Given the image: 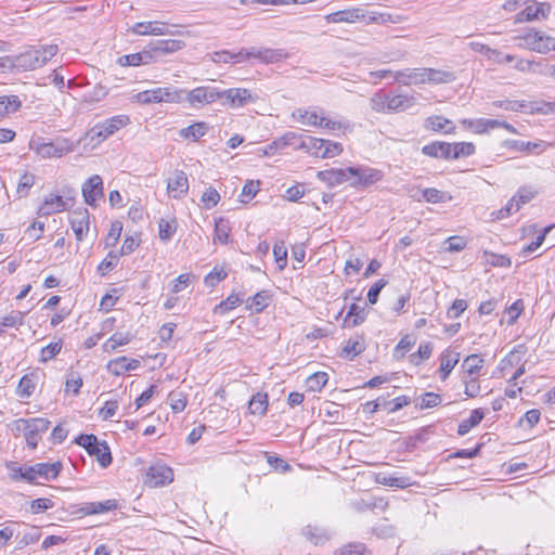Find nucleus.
I'll use <instances>...</instances> for the list:
<instances>
[{"label": "nucleus", "mask_w": 555, "mask_h": 555, "mask_svg": "<svg viewBox=\"0 0 555 555\" xmlns=\"http://www.w3.org/2000/svg\"><path fill=\"white\" fill-rule=\"evenodd\" d=\"M396 81L405 86L425 83V68H405L393 74Z\"/></svg>", "instance_id": "22"}, {"label": "nucleus", "mask_w": 555, "mask_h": 555, "mask_svg": "<svg viewBox=\"0 0 555 555\" xmlns=\"http://www.w3.org/2000/svg\"><path fill=\"white\" fill-rule=\"evenodd\" d=\"M218 100V90L210 87H197L186 93V101L192 106L210 104Z\"/></svg>", "instance_id": "14"}, {"label": "nucleus", "mask_w": 555, "mask_h": 555, "mask_svg": "<svg viewBox=\"0 0 555 555\" xmlns=\"http://www.w3.org/2000/svg\"><path fill=\"white\" fill-rule=\"evenodd\" d=\"M259 54L261 55V62L266 64L278 63L288 56V53L285 50L271 48H262V52Z\"/></svg>", "instance_id": "43"}, {"label": "nucleus", "mask_w": 555, "mask_h": 555, "mask_svg": "<svg viewBox=\"0 0 555 555\" xmlns=\"http://www.w3.org/2000/svg\"><path fill=\"white\" fill-rule=\"evenodd\" d=\"M504 146L517 152H531L542 146V143L525 142L520 140H505Z\"/></svg>", "instance_id": "52"}, {"label": "nucleus", "mask_w": 555, "mask_h": 555, "mask_svg": "<svg viewBox=\"0 0 555 555\" xmlns=\"http://www.w3.org/2000/svg\"><path fill=\"white\" fill-rule=\"evenodd\" d=\"M35 184V176L33 173L25 172L21 178L16 186V193L20 198L26 197L29 193L30 188Z\"/></svg>", "instance_id": "56"}, {"label": "nucleus", "mask_w": 555, "mask_h": 555, "mask_svg": "<svg viewBox=\"0 0 555 555\" xmlns=\"http://www.w3.org/2000/svg\"><path fill=\"white\" fill-rule=\"evenodd\" d=\"M485 363V360L479 354H469L467 356L463 363L462 367L464 370V373L468 376H475L477 375L480 370L482 369Z\"/></svg>", "instance_id": "37"}, {"label": "nucleus", "mask_w": 555, "mask_h": 555, "mask_svg": "<svg viewBox=\"0 0 555 555\" xmlns=\"http://www.w3.org/2000/svg\"><path fill=\"white\" fill-rule=\"evenodd\" d=\"M343 153V145L338 142L324 140V147L322 150V158H333Z\"/></svg>", "instance_id": "63"}, {"label": "nucleus", "mask_w": 555, "mask_h": 555, "mask_svg": "<svg viewBox=\"0 0 555 555\" xmlns=\"http://www.w3.org/2000/svg\"><path fill=\"white\" fill-rule=\"evenodd\" d=\"M118 261V255L114 251H109L108 255L98 266V272L101 275H105L106 272L112 271Z\"/></svg>", "instance_id": "64"}, {"label": "nucleus", "mask_w": 555, "mask_h": 555, "mask_svg": "<svg viewBox=\"0 0 555 555\" xmlns=\"http://www.w3.org/2000/svg\"><path fill=\"white\" fill-rule=\"evenodd\" d=\"M25 315L26 312L11 311L0 320V325L3 327H16L23 325Z\"/></svg>", "instance_id": "55"}, {"label": "nucleus", "mask_w": 555, "mask_h": 555, "mask_svg": "<svg viewBox=\"0 0 555 555\" xmlns=\"http://www.w3.org/2000/svg\"><path fill=\"white\" fill-rule=\"evenodd\" d=\"M519 46L524 49L534 51L541 54H547L555 51V38L544 31L530 29L518 37Z\"/></svg>", "instance_id": "2"}, {"label": "nucleus", "mask_w": 555, "mask_h": 555, "mask_svg": "<svg viewBox=\"0 0 555 555\" xmlns=\"http://www.w3.org/2000/svg\"><path fill=\"white\" fill-rule=\"evenodd\" d=\"M130 31L137 36H175L180 35L179 30H171L167 27L165 22H138Z\"/></svg>", "instance_id": "7"}, {"label": "nucleus", "mask_w": 555, "mask_h": 555, "mask_svg": "<svg viewBox=\"0 0 555 555\" xmlns=\"http://www.w3.org/2000/svg\"><path fill=\"white\" fill-rule=\"evenodd\" d=\"M304 537L314 545H321L328 540L326 532L318 527L307 526L302 531Z\"/></svg>", "instance_id": "40"}, {"label": "nucleus", "mask_w": 555, "mask_h": 555, "mask_svg": "<svg viewBox=\"0 0 555 555\" xmlns=\"http://www.w3.org/2000/svg\"><path fill=\"white\" fill-rule=\"evenodd\" d=\"M451 143L436 141L430 144L424 145L422 153L429 157L451 159Z\"/></svg>", "instance_id": "26"}, {"label": "nucleus", "mask_w": 555, "mask_h": 555, "mask_svg": "<svg viewBox=\"0 0 555 555\" xmlns=\"http://www.w3.org/2000/svg\"><path fill=\"white\" fill-rule=\"evenodd\" d=\"M461 124L477 134H483L492 129L498 128V119L477 118V119H463Z\"/></svg>", "instance_id": "24"}, {"label": "nucleus", "mask_w": 555, "mask_h": 555, "mask_svg": "<svg viewBox=\"0 0 555 555\" xmlns=\"http://www.w3.org/2000/svg\"><path fill=\"white\" fill-rule=\"evenodd\" d=\"M365 350V344L362 336L357 335L347 340L343 351L346 356L354 358Z\"/></svg>", "instance_id": "41"}, {"label": "nucleus", "mask_w": 555, "mask_h": 555, "mask_svg": "<svg viewBox=\"0 0 555 555\" xmlns=\"http://www.w3.org/2000/svg\"><path fill=\"white\" fill-rule=\"evenodd\" d=\"M304 138V134L294 131H287L283 135L274 140V144H279L280 149L293 146L295 150H300Z\"/></svg>", "instance_id": "36"}, {"label": "nucleus", "mask_w": 555, "mask_h": 555, "mask_svg": "<svg viewBox=\"0 0 555 555\" xmlns=\"http://www.w3.org/2000/svg\"><path fill=\"white\" fill-rule=\"evenodd\" d=\"M293 117L305 125L313 127L323 126L325 120V117L320 116L317 112L301 108L294 112Z\"/></svg>", "instance_id": "34"}, {"label": "nucleus", "mask_w": 555, "mask_h": 555, "mask_svg": "<svg viewBox=\"0 0 555 555\" xmlns=\"http://www.w3.org/2000/svg\"><path fill=\"white\" fill-rule=\"evenodd\" d=\"M451 124H452V121L449 120L448 118L435 115V116H430V117L426 118L425 128L427 130H431V131H436V132L444 130L448 133L453 130V127L450 129H447V127Z\"/></svg>", "instance_id": "42"}, {"label": "nucleus", "mask_w": 555, "mask_h": 555, "mask_svg": "<svg viewBox=\"0 0 555 555\" xmlns=\"http://www.w3.org/2000/svg\"><path fill=\"white\" fill-rule=\"evenodd\" d=\"M98 124L100 125L104 137L108 139L122 128L127 127L130 124V117L124 114L116 115Z\"/></svg>", "instance_id": "20"}, {"label": "nucleus", "mask_w": 555, "mask_h": 555, "mask_svg": "<svg viewBox=\"0 0 555 555\" xmlns=\"http://www.w3.org/2000/svg\"><path fill=\"white\" fill-rule=\"evenodd\" d=\"M327 380L328 376L325 372H317L307 378V387L311 391H320Z\"/></svg>", "instance_id": "53"}, {"label": "nucleus", "mask_w": 555, "mask_h": 555, "mask_svg": "<svg viewBox=\"0 0 555 555\" xmlns=\"http://www.w3.org/2000/svg\"><path fill=\"white\" fill-rule=\"evenodd\" d=\"M62 350V343L55 341L50 343L46 347H43L40 351V359L39 361L42 363L48 362L49 360L53 359L56 354H59Z\"/></svg>", "instance_id": "61"}, {"label": "nucleus", "mask_w": 555, "mask_h": 555, "mask_svg": "<svg viewBox=\"0 0 555 555\" xmlns=\"http://www.w3.org/2000/svg\"><path fill=\"white\" fill-rule=\"evenodd\" d=\"M130 341L128 334L115 333L104 344L105 351H113L119 346L127 345Z\"/></svg>", "instance_id": "60"}, {"label": "nucleus", "mask_w": 555, "mask_h": 555, "mask_svg": "<svg viewBox=\"0 0 555 555\" xmlns=\"http://www.w3.org/2000/svg\"><path fill=\"white\" fill-rule=\"evenodd\" d=\"M371 108L376 113H388V96L383 92H376L370 99Z\"/></svg>", "instance_id": "54"}, {"label": "nucleus", "mask_w": 555, "mask_h": 555, "mask_svg": "<svg viewBox=\"0 0 555 555\" xmlns=\"http://www.w3.org/2000/svg\"><path fill=\"white\" fill-rule=\"evenodd\" d=\"M219 100L223 105H228L232 108H238L245 106L247 103H254L256 96L251 94L248 89L245 88H231L223 91H218Z\"/></svg>", "instance_id": "5"}, {"label": "nucleus", "mask_w": 555, "mask_h": 555, "mask_svg": "<svg viewBox=\"0 0 555 555\" xmlns=\"http://www.w3.org/2000/svg\"><path fill=\"white\" fill-rule=\"evenodd\" d=\"M324 147V139L305 135L301 142V149L315 157H321Z\"/></svg>", "instance_id": "39"}, {"label": "nucleus", "mask_w": 555, "mask_h": 555, "mask_svg": "<svg viewBox=\"0 0 555 555\" xmlns=\"http://www.w3.org/2000/svg\"><path fill=\"white\" fill-rule=\"evenodd\" d=\"M167 191L173 198H181L189 191V180L186 173L182 170H177L173 178L168 180Z\"/></svg>", "instance_id": "17"}, {"label": "nucleus", "mask_w": 555, "mask_h": 555, "mask_svg": "<svg viewBox=\"0 0 555 555\" xmlns=\"http://www.w3.org/2000/svg\"><path fill=\"white\" fill-rule=\"evenodd\" d=\"M366 318L365 308L352 304L349 307L347 315L344 320L345 327H356L364 322Z\"/></svg>", "instance_id": "31"}, {"label": "nucleus", "mask_w": 555, "mask_h": 555, "mask_svg": "<svg viewBox=\"0 0 555 555\" xmlns=\"http://www.w3.org/2000/svg\"><path fill=\"white\" fill-rule=\"evenodd\" d=\"M431 352H433V344L431 343L421 344L417 352L412 353L410 356V361H411V363L418 365L421 363V361L429 359L431 356Z\"/></svg>", "instance_id": "58"}, {"label": "nucleus", "mask_w": 555, "mask_h": 555, "mask_svg": "<svg viewBox=\"0 0 555 555\" xmlns=\"http://www.w3.org/2000/svg\"><path fill=\"white\" fill-rule=\"evenodd\" d=\"M177 231V222L175 219L166 220L160 219L158 222V235L163 242H168L172 238Z\"/></svg>", "instance_id": "48"}, {"label": "nucleus", "mask_w": 555, "mask_h": 555, "mask_svg": "<svg viewBox=\"0 0 555 555\" xmlns=\"http://www.w3.org/2000/svg\"><path fill=\"white\" fill-rule=\"evenodd\" d=\"M51 422L44 417H33L28 418V426L25 440L31 450L36 449L39 440L41 439V435L44 434L49 427Z\"/></svg>", "instance_id": "9"}, {"label": "nucleus", "mask_w": 555, "mask_h": 555, "mask_svg": "<svg viewBox=\"0 0 555 555\" xmlns=\"http://www.w3.org/2000/svg\"><path fill=\"white\" fill-rule=\"evenodd\" d=\"M73 151V144L66 139L56 140L54 142L43 143L37 152L44 158L62 157Z\"/></svg>", "instance_id": "16"}, {"label": "nucleus", "mask_w": 555, "mask_h": 555, "mask_svg": "<svg viewBox=\"0 0 555 555\" xmlns=\"http://www.w3.org/2000/svg\"><path fill=\"white\" fill-rule=\"evenodd\" d=\"M59 52L57 44H46L38 48H29L15 55L13 65L22 70H34L47 64Z\"/></svg>", "instance_id": "1"}, {"label": "nucleus", "mask_w": 555, "mask_h": 555, "mask_svg": "<svg viewBox=\"0 0 555 555\" xmlns=\"http://www.w3.org/2000/svg\"><path fill=\"white\" fill-rule=\"evenodd\" d=\"M349 172L352 175L350 185L353 188L370 186L380 181L384 177L380 170L366 166L350 167Z\"/></svg>", "instance_id": "6"}, {"label": "nucleus", "mask_w": 555, "mask_h": 555, "mask_svg": "<svg viewBox=\"0 0 555 555\" xmlns=\"http://www.w3.org/2000/svg\"><path fill=\"white\" fill-rule=\"evenodd\" d=\"M81 192L86 204L91 207L96 206V201L103 197V180L99 175L91 176L81 186Z\"/></svg>", "instance_id": "10"}, {"label": "nucleus", "mask_w": 555, "mask_h": 555, "mask_svg": "<svg viewBox=\"0 0 555 555\" xmlns=\"http://www.w3.org/2000/svg\"><path fill=\"white\" fill-rule=\"evenodd\" d=\"M367 24H387L392 23L396 24L399 22L398 16H392L386 12H367L366 11Z\"/></svg>", "instance_id": "51"}, {"label": "nucleus", "mask_w": 555, "mask_h": 555, "mask_svg": "<svg viewBox=\"0 0 555 555\" xmlns=\"http://www.w3.org/2000/svg\"><path fill=\"white\" fill-rule=\"evenodd\" d=\"M75 442L83 447L91 456H95L102 467H107L112 463L108 444L105 441L100 442L96 436L92 434L80 435L76 438Z\"/></svg>", "instance_id": "3"}, {"label": "nucleus", "mask_w": 555, "mask_h": 555, "mask_svg": "<svg viewBox=\"0 0 555 555\" xmlns=\"http://www.w3.org/2000/svg\"><path fill=\"white\" fill-rule=\"evenodd\" d=\"M21 106L22 102L17 95L0 96V117L17 112Z\"/></svg>", "instance_id": "38"}, {"label": "nucleus", "mask_w": 555, "mask_h": 555, "mask_svg": "<svg viewBox=\"0 0 555 555\" xmlns=\"http://www.w3.org/2000/svg\"><path fill=\"white\" fill-rule=\"evenodd\" d=\"M134 100L140 104L179 103L182 100V91L170 87H158L137 93Z\"/></svg>", "instance_id": "4"}, {"label": "nucleus", "mask_w": 555, "mask_h": 555, "mask_svg": "<svg viewBox=\"0 0 555 555\" xmlns=\"http://www.w3.org/2000/svg\"><path fill=\"white\" fill-rule=\"evenodd\" d=\"M456 79L451 70H441L436 68H425V83H450Z\"/></svg>", "instance_id": "27"}, {"label": "nucleus", "mask_w": 555, "mask_h": 555, "mask_svg": "<svg viewBox=\"0 0 555 555\" xmlns=\"http://www.w3.org/2000/svg\"><path fill=\"white\" fill-rule=\"evenodd\" d=\"M117 63L120 66H140L153 63L150 49H144L138 53L126 54L118 57Z\"/></svg>", "instance_id": "23"}, {"label": "nucleus", "mask_w": 555, "mask_h": 555, "mask_svg": "<svg viewBox=\"0 0 555 555\" xmlns=\"http://www.w3.org/2000/svg\"><path fill=\"white\" fill-rule=\"evenodd\" d=\"M173 480V470L166 465H153L146 473V483L150 487H160Z\"/></svg>", "instance_id": "13"}, {"label": "nucleus", "mask_w": 555, "mask_h": 555, "mask_svg": "<svg viewBox=\"0 0 555 555\" xmlns=\"http://www.w3.org/2000/svg\"><path fill=\"white\" fill-rule=\"evenodd\" d=\"M459 361H460V352L447 349L440 354L439 373H440V378L442 380H446L448 378V376L450 375L452 370L455 367V365L459 363Z\"/></svg>", "instance_id": "25"}, {"label": "nucleus", "mask_w": 555, "mask_h": 555, "mask_svg": "<svg viewBox=\"0 0 555 555\" xmlns=\"http://www.w3.org/2000/svg\"><path fill=\"white\" fill-rule=\"evenodd\" d=\"M422 198L427 203H444L451 199L448 193L435 188H428L422 191Z\"/></svg>", "instance_id": "49"}, {"label": "nucleus", "mask_w": 555, "mask_h": 555, "mask_svg": "<svg viewBox=\"0 0 555 555\" xmlns=\"http://www.w3.org/2000/svg\"><path fill=\"white\" fill-rule=\"evenodd\" d=\"M451 159L467 157L475 153V145L470 142L451 143Z\"/></svg>", "instance_id": "45"}, {"label": "nucleus", "mask_w": 555, "mask_h": 555, "mask_svg": "<svg viewBox=\"0 0 555 555\" xmlns=\"http://www.w3.org/2000/svg\"><path fill=\"white\" fill-rule=\"evenodd\" d=\"M416 103L413 95L397 94L391 98L388 96V113L403 112L411 108Z\"/></svg>", "instance_id": "28"}, {"label": "nucleus", "mask_w": 555, "mask_h": 555, "mask_svg": "<svg viewBox=\"0 0 555 555\" xmlns=\"http://www.w3.org/2000/svg\"><path fill=\"white\" fill-rule=\"evenodd\" d=\"M208 128L209 127L206 122L198 121L180 129L179 134L183 139L197 141L207 133Z\"/></svg>", "instance_id": "30"}, {"label": "nucleus", "mask_w": 555, "mask_h": 555, "mask_svg": "<svg viewBox=\"0 0 555 555\" xmlns=\"http://www.w3.org/2000/svg\"><path fill=\"white\" fill-rule=\"evenodd\" d=\"M117 508L116 500H106L104 502H91L87 503L81 507V512L85 515L101 514Z\"/></svg>", "instance_id": "33"}, {"label": "nucleus", "mask_w": 555, "mask_h": 555, "mask_svg": "<svg viewBox=\"0 0 555 555\" xmlns=\"http://www.w3.org/2000/svg\"><path fill=\"white\" fill-rule=\"evenodd\" d=\"M350 167L348 168H339V169H328L322 170L318 172V178L321 181L326 182L330 186L338 185L344 182L350 181L352 179V175L349 172Z\"/></svg>", "instance_id": "18"}, {"label": "nucleus", "mask_w": 555, "mask_h": 555, "mask_svg": "<svg viewBox=\"0 0 555 555\" xmlns=\"http://www.w3.org/2000/svg\"><path fill=\"white\" fill-rule=\"evenodd\" d=\"M268 409V395L263 392L255 393L248 403V410L253 415L263 416Z\"/></svg>", "instance_id": "35"}, {"label": "nucleus", "mask_w": 555, "mask_h": 555, "mask_svg": "<svg viewBox=\"0 0 555 555\" xmlns=\"http://www.w3.org/2000/svg\"><path fill=\"white\" fill-rule=\"evenodd\" d=\"M492 105L511 112H521L527 108V103L525 101L499 100L494 101Z\"/></svg>", "instance_id": "59"}, {"label": "nucleus", "mask_w": 555, "mask_h": 555, "mask_svg": "<svg viewBox=\"0 0 555 555\" xmlns=\"http://www.w3.org/2000/svg\"><path fill=\"white\" fill-rule=\"evenodd\" d=\"M105 140H107V138L104 137V133L100 128V125L95 124L91 129H89L86 132V134L81 138L80 142L83 143L85 149L88 147L90 150H93Z\"/></svg>", "instance_id": "29"}, {"label": "nucleus", "mask_w": 555, "mask_h": 555, "mask_svg": "<svg viewBox=\"0 0 555 555\" xmlns=\"http://www.w3.org/2000/svg\"><path fill=\"white\" fill-rule=\"evenodd\" d=\"M269 300V292L260 291L250 298V304L247 305V308L254 310L256 313H260L268 307Z\"/></svg>", "instance_id": "44"}, {"label": "nucleus", "mask_w": 555, "mask_h": 555, "mask_svg": "<svg viewBox=\"0 0 555 555\" xmlns=\"http://www.w3.org/2000/svg\"><path fill=\"white\" fill-rule=\"evenodd\" d=\"M377 482L380 485H384V486H389V487H395V488H400V489H404L412 485L410 477H406V476L393 477V476L378 475Z\"/></svg>", "instance_id": "46"}, {"label": "nucleus", "mask_w": 555, "mask_h": 555, "mask_svg": "<svg viewBox=\"0 0 555 555\" xmlns=\"http://www.w3.org/2000/svg\"><path fill=\"white\" fill-rule=\"evenodd\" d=\"M485 413L481 409H475L470 412L468 418L463 420L457 427V434L465 436L470 431L472 428L476 427L483 420Z\"/></svg>", "instance_id": "32"}, {"label": "nucleus", "mask_w": 555, "mask_h": 555, "mask_svg": "<svg viewBox=\"0 0 555 555\" xmlns=\"http://www.w3.org/2000/svg\"><path fill=\"white\" fill-rule=\"evenodd\" d=\"M62 469L60 462L55 463H37L28 466L25 470L28 475V482H35L37 478H43L46 480L55 479Z\"/></svg>", "instance_id": "8"}, {"label": "nucleus", "mask_w": 555, "mask_h": 555, "mask_svg": "<svg viewBox=\"0 0 555 555\" xmlns=\"http://www.w3.org/2000/svg\"><path fill=\"white\" fill-rule=\"evenodd\" d=\"M483 258L486 262L491 264L492 267H509L512 264L511 259L505 255L485 251Z\"/></svg>", "instance_id": "62"}, {"label": "nucleus", "mask_w": 555, "mask_h": 555, "mask_svg": "<svg viewBox=\"0 0 555 555\" xmlns=\"http://www.w3.org/2000/svg\"><path fill=\"white\" fill-rule=\"evenodd\" d=\"M327 23H357L366 20V11L362 8H349L330 13L325 16Z\"/></svg>", "instance_id": "15"}, {"label": "nucleus", "mask_w": 555, "mask_h": 555, "mask_svg": "<svg viewBox=\"0 0 555 555\" xmlns=\"http://www.w3.org/2000/svg\"><path fill=\"white\" fill-rule=\"evenodd\" d=\"M69 223L75 233L76 240L78 242L83 241L90 227L88 209L79 208L72 211L69 216Z\"/></svg>", "instance_id": "12"}, {"label": "nucleus", "mask_w": 555, "mask_h": 555, "mask_svg": "<svg viewBox=\"0 0 555 555\" xmlns=\"http://www.w3.org/2000/svg\"><path fill=\"white\" fill-rule=\"evenodd\" d=\"M273 256L279 269L283 270L287 264V248L283 241L275 242Z\"/></svg>", "instance_id": "57"}, {"label": "nucleus", "mask_w": 555, "mask_h": 555, "mask_svg": "<svg viewBox=\"0 0 555 555\" xmlns=\"http://www.w3.org/2000/svg\"><path fill=\"white\" fill-rule=\"evenodd\" d=\"M242 304L237 294H231L225 300H222L214 308L215 314L223 315Z\"/></svg>", "instance_id": "47"}, {"label": "nucleus", "mask_w": 555, "mask_h": 555, "mask_svg": "<svg viewBox=\"0 0 555 555\" xmlns=\"http://www.w3.org/2000/svg\"><path fill=\"white\" fill-rule=\"evenodd\" d=\"M36 389V384L31 375H24L17 385L16 393L21 398H29Z\"/></svg>", "instance_id": "50"}, {"label": "nucleus", "mask_w": 555, "mask_h": 555, "mask_svg": "<svg viewBox=\"0 0 555 555\" xmlns=\"http://www.w3.org/2000/svg\"><path fill=\"white\" fill-rule=\"evenodd\" d=\"M153 62L158 57L167 54L176 53L185 47V42L179 39L156 40L149 46Z\"/></svg>", "instance_id": "11"}, {"label": "nucleus", "mask_w": 555, "mask_h": 555, "mask_svg": "<svg viewBox=\"0 0 555 555\" xmlns=\"http://www.w3.org/2000/svg\"><path fill=\"white\" fill-rule=\"evenodd\" d=\"M140 361L137 359H129L125 356L118 357L116 359L111 360L107 363V370L116 375H122L126 372L137 370L140 366Z\"/></svg>", "instance_id": "21"}, {"label": "nucleus", "mask_w": 555, "mask_h": 555, "mask_svg": "<svg viewBox=\"0 0 555 555\" xmlns=\"http://www.w3.org/2000/svg\"><path fill=\"white\" fill-rule=\"evenodd\" d=\"M67 209V201L60 195L51 194L46 197L44 202L38 209V215L48 217Z\"/></svg>", "instance_id": "19"}]
</instances>
